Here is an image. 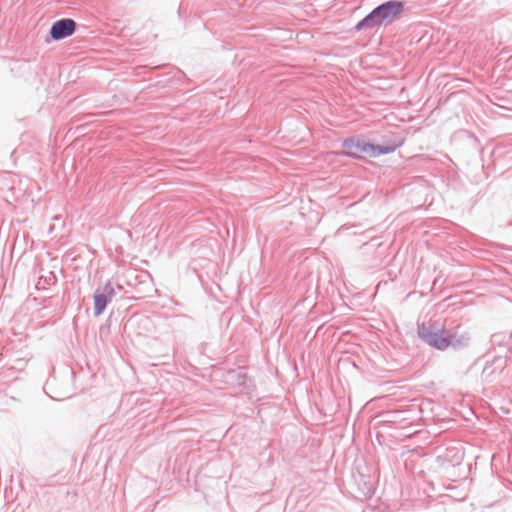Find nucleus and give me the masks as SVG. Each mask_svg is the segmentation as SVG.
I'll return each mask as SVG.
<instances>
[{"label":"nucleus","instance_id":"obj_1","mask_svg":"<svg viewBox=\"0 0 512 512\" xmlns=\"http://www.w3.org/2000/svg\"><path fill=\"white\" fill-rule=\"evenodd\" d=\"M405 9L402 0H388L376 6L370 13L361 19L355 26L356 31H362L388 25L399 18Z\"/></svg>","mask_w":512,"mask_h":512},{"label":"nucleus","instance_id":"obj_2","mask_svg":"<svg viewBox=\"0 0 512 512\" xmlns=\"http://www.w3.org/2000/svg\"><path fill=\"white\" fill-rule=\"evenodd\" d=\"M417 333L419 338L428 346L439 350H447L446 327L438 320H429L418 324Z\"/></svg>","mask_w":512,"mask_h":512},{"label":"nucleus","instance_id":"obj_3","mask_svg":"<svg viewBox=\"0 0 512 512\" xmlns=\"http://www.w3.org/2000/svg\"><path fill=\"white\" fill-rule=\"evenodd\" d=\"M342 147L344 150L339 154L353 159H360L361 153H366L374 157V149H376L373 143L367 142L363 138L356 137H349L344 139L342 142Z\"/></svg>","mask_w":512,"mask_h":512},{"label":"nucleus","instance_id":"obj_4","mask_svg":"<svg viewBox=\"0 0 512 512\" xmlns=\"http://www.w3.org/2000/svg\"><path fill=\"white\" fill-rule=\"evenodd\" d=\"M77 28L76 22L71 18H62L55 21L50 28V37L54 41H59L71 36Z\"/></svg>","mask_w":512,"mask_h":512},{"label":"nucleus","instance_id":"obj_5","mask_svg":"<svg viewBox=\"0 0 512 512\" xmlns=\"http://www.w3.org/2000/svg\"><path fill=\"white\" fill-rule=\"evenodd\" d=\"M507 364L505 357L497 356L491 361H487L482 369V380L487 383H492L496 380L497 376L503 372Z\"/></svg>","mask_w":512,"mask_h":512},{"label":"nucleus","instance_id":"obj_6","mask_svg":"<svg viewBox=\"0 0 512 512\" xmlns=\"http://www.w3.org/2000/svg\"><path fill=\"white\" fill-rule=\"evenodd\" d=\"M447 349L461 350L467 348L470 344V334L467 332L459 333L454 328H446Z\"/></svg>","mask_w":512,"mask_h":512},{"label":"nucleus","instance_id":"obj_7","mask_svg":"<svg viewBox=\"0 0 512 512\" xmlns=\"http://www.w3.org/2000/svg\"><path fill=\"white\" fill-rule=\"evenodd\" d=\"M404 143V139L402 137H395L391 140L385 141L383 144H374V157H378L380 155H386L393 153L397 148L402 146Z\"/></svg>","mask_w":512,"mask_h":512},{"label":"nucleus","instance_id":"obj_8","mask_svg":"<svg viewBox=\"0 0 512 512\" xmlns=\"http://www.w3.org/2000/svg\"><path fill=\"white\" fill-rule=\"evenodd\" d=\"M94 300V316L99 317L102 315L107 308L108 304L110 303V300L105 296L101 291L100 288H97L93 295Z\"/></svg>","mask_w":512,"mask_h":512},{"label":"nucleus","instance_id":"obj_9","mask_svg":"<svg viewBox=\"0 0 512 512\" xmlns=\"http://www.w3.org/2000/svg\"><path fill=\"white\" fill-rule=\"evenodd\" d=\"M443 457L453 462V464H459L463 458V453L457 448H447L446 454Z\"/></svg>","mask_w":512,"mask_h":512},{"label":"nucleus","instance_id":"obj_10","mask_svg":"<svg viewBox=\"0 0 512 512\" xmlns=\"http://www.w3.org/2000/svg\"><path fill=\"white\" fill-rule=\"evenodd\" d=\"M100 291L107 296V298L110 300V302L113 300V298L116 296L117 292L115 287L113 286L112 282L108 280L103 287H99Z\"/></svg>","mask_w":512,"mask_h":512},{"label":"nucleus","instance_id":"obj_11","mask_svg":"<svg viewBox=\"0 0 512 512\" xmlns=\"http://www.w3.org/2000/svg\"><path fill=\"white\" fill-rule=\"evenodd\" d=\"M461 134L465 135L468 138V140L474 145V147H477L478 139L474 134L467 130L462 131Z\"/></svg>","mask_w":512,"mask_h":512},{"label":"nucleus","instance_id":"obj_12","mask_svg":"<svg viewBox=\"0 0 512 512\" xmlns=\"http://www.w3.org/2000/svg\"><path fill=\"white\" fill-rule=\"evenodd\" d=\"M504 338H505V337H504V335H503L502 333H495V334H493V335H492V341H493L494 343H499V344H501V343H503V342H504Z\"/></svg>","mask_w":512,"mask_h":512},{"label":"nucleus","instance_id":"obj_13","mask_svg":"<svg viewBox=\"0 0 512 512\" xmlns=\"http://www.w3.org/2000/svg\"><path fill=\"white\" fill-rule=\"evenodd\" d=\"M505 347L507 350L512 354V331L510 332L507 340L504 342Z\"/></svg>","mask_w":512,"mask_h":512},{"label":"nucleus","instance_id":"obj_14","mask_svg":"<svg viewBox=\"0 0 512 512\" xmlns=\"http://www.w3.org/2000/svg\"><path fill=\"white\" fill-rule=\"evenodd\" d=\"M43 281H44L43 285H46V284L47 285H51L52 283H54L56 281V277L51 272L50 276L49 277H45Z\"/></svg>","mask_w":512,"mask_h":512},{"label":"nucleus","instance_id":"obj_15","mask_svg":"<svg viewBox=\"0 0 512 512\" xmlns=\"http://www.w3.org/2000/svg\"><path fill=\"white\" fill-rule=\"evenodd\" d=\"M42 279H43V278L41 277V278H40V280L38 281V283H37V287H39V286L42 284Z\"/></svg>","mask_w":512,"mask_h":512}]
</instances>
